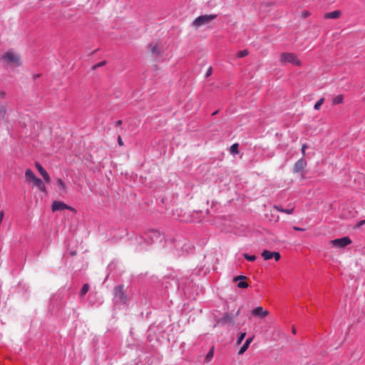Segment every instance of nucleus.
I'll use <instances>...</instances> for the list:
<instances>
[{
    "label": "nucleus",
    "mask_w": 365,
    "mask_h": 365,
    "mask_svg": "<svg viewBox=\"0 0 365 365\" xmlns=\"http://www.w3.org/2000/svg\"><path fill=\"white\" fill-rule=\"evenodd\" d=\"M235 319L234 315L227 313L222 317H221L217 321L218 324L225 325V324H231L235 325Z\"/></svg>",
    "instance_id": "obj_8"
},
{
    "label": "nucleus",
    "mask_w": 365,
    "mask_h": 365,
    "mask_svg": "<svg viewBox=\"0 0 365 365\" xmlns=\"http://www.w3.org/2000/svg\"><path fill=\"white\" fill-rule=\"evenodd\" d=\"M262 256L265 260H268L272 258V252L264 250L262 252Z\"/></svg>",
    "instance_id": "obj_16"
},
{
    "label": "nucleus",
    "mask_w": 365,
    "mask_h": 365,
    "mask_svg": "<svg viewBox=\"0 0 365 365\" xmlns=\"http://www.w3.org/2000/svg\"><path fill=\"white\" fill-rule=\"evenodd\" d=\"M42 178L46 182H49L51 180L50 176L48 175V173L42 175Z\"/></svg>",
    "instance_id": "obj_29"
},
{
    "label": "nucleus",
    "mask_w": 365,
    "mask_h": 365,
    "mask_svg": "<svg viewBox=\"0 0 365 365\" xmlns=\"http://www.w3.org/2000/svg\"><path fill=\"white\" fill-rule=\"evenodd\" d=\"M294 209V206L289 205L288 208L284 209V211L282 212H284V213H286L287 215H290V214H292L293 212Z\"/></svg>",
    "instance_id": "obj_26"
},
{
    "label": "nucleus",
    "mask_w": 365,
    "mask_h": 365,
    "mask_svg": "<svg viewBox=\"0 0 365 365\" xmlns=\"http://www.w3.org/2000/svg\"><path fill=\"white\" fill-rule=\"evenodd\" d=\"M273 208L277 210L279 212H282L284 211V209L281 206H279V205H274Z\"/></svg>",
    "instance_id": "obj_32"
},
{
    "label": "nucleus",
    "mask_w": 365,
    "mask_h": 365,
    "mask_svg": "<svg viewBox=\"0 0 365 365\" xmlns=\"http://www.w3.org/2000/svg\"><path fill=\"white\" fill-rule=\"evenodd\" d=\"M73 210L72 207L68 206L64 202L61 201H54L51 205V210L53 212H56L58 210Z\"/></svg>",
    "instance_id": "obj_10"
},
{
    "label": "nucleus",
    "mask_w": 365,
    "mask_h": 365,
    "mask_svg": "<svg viewBox=\"0 0 365 365\" xmlns=\"http://www.w3.org/2000/svg\"><path fill=\"white\" fill-rule=\"evenodd\" d=\"M330 242L334 247L343 248L351 244V241L349 237H344L333 240Z\"/></svg>",
    "instance_id": "obj_5"
},
{
    "label": "nucleus",
    "mask_w": 365,
    "mask_h": 365,
    "mask_svg": "<svg viewBox=\"0 0 365 365\" xmlns=\"http://www.w3.org/2000/svg\"><path fill=\"white\" fill-rule=\"evenodd\" d=\"M324 99L323 98H320L314 105V108L315 110H318L320 109L322 105L324 103Z\"/></svg>",
    "instance_id": "obj_21"
},
{
    "label": "nucleus",
    "mask_w": 365,
    "mask_h": 365,
    "mask_svg": "<svg viewBox=\"0 0 365 365\" xmlns=\"http://www.w3.org/2000/svg\"><path fill=\"white\" fill-rule=\"evenodd\" d=\"M118 143L119 145H120V146H122L123 145V140H122L120 136H118Z\"/></svg>",
    "instance_id": "obj_35"
},
{
    "label": "nucleus",
    "mask_w": 365,
    "mask_h": 365,
    "mask_svg": "<svg viewBox=\"0 0 365 365\" xmlns=\"http://www.w3.org/2000/svg\"><path fill=\"white\" fill-rule=\"evenodd\" d=\"M251 314L255 317L264 319L269 315V312L264 309L262 307L259 306L253 309Z\"/></svg>",
    "instance_id": "obj_7"
},
{
    "label": "nucleus",
    "mask_w": 365,
    "mask_h": 365,
    "mask_svg": "<svg viewBox=\"0 0 365 365\" xmlns=\"http://www.w3.org/2000/svg\"><path fill=\"white\" fill-rule=\"evenodd\" d=\"M71 255H76V252H71Z\"/></svg>",
    "instance_id": "obj_42"
},
{
    "label": "nucleus",
    "mask_w": 365,
    "mask_h": 365,
    "mask_svg": "<svg viewBox=\"0 0 365 365\" xmlns=\"http://www.w3.org/2000/svg\"><path fill=\"white\" fill-rule=\"evenodd\" d=\"M35 166L41 176L47 173L46 170L38 163H36Z\"/></svg>",
    "instance_id": "obj_18"
},
{
    "label": "nucleus",
    "mask_w": 365,
    "mask_h": 365,
    "mask_svg": "<svg viewBox=\"0 0 365 365\" xmlns=\"http://www.w3.org/2000/svg\"><path fill=\"white\" fill-rule=\"evenodd\" d=\"M230 152L234 154L238 153V144L235 143L230 147Z\"/></svg>",
    "instance_id": "obj_23"
},
{
    "label": "nucleus",
    "mask_w": 365,
    "mask_h": 365,
    "mask_svg": "<svg viewBox=\"0 0 365 365\" xmlns=\"http://www.w3.org/2000/svg\"><path fill=\"white\" fill-rule=\"evenodd\" d=\"M237 286L240 288H247L248 287V284L246 282H240Z\"/></svg>",
    "instance_id": "obj_28"
},
{
    "label": "nucleus",
    "mask_w": 365,
    "mask_h": 365,
    "mask_svg": "<svg viewBox=\"0 0 365 365\" xmlns=\"http://www.w3.org/2000/svg\"><path fill=\"white\" fill-rule=\"evenodd\" d=\"M249 53L248 51L245 49V50H242L240 51L238 53H237V57L238 58H243L246 56H247Z\"/></svg>",
    "instance_id": "obj_25"
},
{
    "label": "nucleus",
    "mask_w": 365,
    "mask_h": 365,
    "mask_svg": "<svg viewBox=\"0 0 365 365\" xmlns=\"http://www.w3.org/2000/svg\"><path fill=\"white\" fill-rule=\"evenodd\" d=\"M114 296L116 301L119 303L125 304L127 302V298L124 294L122 286H118L115 288Z\"/></svg>",
    "instance_id": "obj_6"
},
{
    "label": "nucleus",
    "mask_w": 365,
    "mask_h": 365,
    "mask_svg": "<svg viewBox=\"0 0 365 365\" xmlns=\"http://www.w3.org/2000/svg\"><path fill=\"white\" fill-rule=\"evenodd\" d=\"M0 61H1L6 66L19 67L22 65L20 54L13 49H9L6 51L0 57Z\"/></svg>",
    "instance_id": "obj_1"
},
{
    "label": "nucleus",
    "mask_w": 365,
    "mask_h": 365,
    "mask_svg": "<svg viewBox=\"0 0 365 365\" xmlns=\"http://www.w3.org/2000/svg\"><path fill=\"white\" fill-rule=\"evenodd\" d=\"M25 178L28 182H31L34 186L38 188L43 192H46V188L42 180L37 178L34 172L27 169L25 172Z\"/></svg>",
    "instance_id": "obj_2"
},
{
    "label": "nucleus",
    "mask_w": 365,
    "mask_h": 365,
    "mask_svg": "<svg viewBox=\"0 0 365 365\" xmlns=\"http://www.w3.org/2000/svg\"><path fill=\"white\" fill-rule=\"evenodd\" d=\"M246 279V277L245 276H243V275H240V276H237L234 278V281L235 282H237L238 280H241V279Z\"/></svg>",
    "instance_id": "obj_31"
},
{
    "label": "nucleus",
    "mask_w": 365,
    "mask_h": 365,
    "mask_svg": "<svg viewBox=\"0 0 365 365\" xmlns=\"http://www.w3.org/2000/svg\"><path fill=\"white\" fill-rule=\"evenodd\" d=\"M240 314V309H239L236 312L235 314L234 315L235 319L236 317H237Z\"/></svg>",
    "instance_id": "obj_38"
},
{
    "label": "nucleus",
    "mask_w": 365,
    "mask_h": 365,
    "mask_svg": "<svg viewBox=\"0 0 365 365\" xmlns=\"http://www.w3.org/2000/svg\"><path fill=\"white\" fill-rule=\"evenodd\" d=\"M217 18L216 14L202 15L196 18L192 23V26L195 28H199L203 25L208 24L212 20Z\"/></svg>",
    "instance_id": "obj_4"
},
{
    "label": "nucleus",
    "mask_w": 365,
    "mask_h": 365,
    "mask_svg": "<svg viewBox=\"0 0 365 365\" xmlns=\"http://www.w3.org/2000/svg\"><path fill=\"white\" fill-rule=\"evenodd\" d=\"M293 229H294V230H297V231H304V229H303V228H300V227H296V226H294V227H293Z\"/></svg>",
    "instance_id": "obj_36"
},
{
    "label": "nucleus",
    "mask_w": 365,
    "mask_h": 365,
    "mask_svg": "<svg viewBox=\"0 0 365 365\" xmlns=\"http://www.w3.org/2000/svg\"><path fill=\"white\" fill-rule=\"evenodd\" d=\"M56 182H57V185H58L59 189L61 190H62L63 192H67L68 187H67L66 183L61 178H58L56 180Z\"/></svg>",
    "instance_id": "obj_15"
},
{
    "label": "nucleus",
    "mask_w": 365,
    "mask_h": 365,
    "mask_svg": "<svg viewBox=\"0 0 365 365\" xmlns=\"http://www.w3.org/2000/svg\"><path fill=\"white\" fill-rule=\"evenodd\" d=\"M88 290H89V285L88 284H83V286L80 292L81 297L84 296L88 292Z\"/></svg>",
    "instance_id": "obj_20"
},
{
    "label": "nucleus",
    "mask_w": 365,
    "mask_h": 365,
    "mask_svg": "<svg viewBox=\"0 0 365 365\" xmlns=\"http://www.w3.org/2000/svg\"><path fill=\"white\" fill-rule=\"evenodd\" d=\"M362 225H365V220H361L358 223V226H361Z\"/></svg>",
    "instance_id": "obj_40"
},
{
    "label": "nucleus",
    "mask_w": 365,
    "mask_h": 365,
    "mask_svg": "<svg viewBox=\"0 0 365 365\" xmlns=\"http://www.w3.org/2000/svg\"><path fill=\"white\" fill-rule=\"evenodd\" d=\"M120 123H121V120H118V124H120Z\"/></svg>",
    "instance_id": "obj_45"
},
{
    "label": "nucleus",
    "mask_w": 365,
    "mask_h": 365,
    "mask_svg": "<svg viewBox=\"0 0 365 365\" xmlns=\"http://www.w3.org/2000/svg\"><path fill=\"white\" fill-rule=\"evenodd\" d=\"M7 123V110L5 106L0 105V122Z\"/></svg>",
    "instance_id": "obj_13"
},
{
    "label": "nucleus",
    "mask_w": 365,
    "mask_h": 365,
    "mask_svg": "<svg viewBox=\"0 0 365 365\" xmlns=\"http://www.w3.org/2000/svg\"><path fill=\"white\" fill-rule=\"evenodd\" d=\"M341 15V12L339 10H336L331 12L326 13L324 15V18L326 19H339Z\"/></svg>",
    "instance_id": "obj_12"
},
{
    "label": "nucleus",
    "mask_w": 365,
    "mask_h": 365,
    "mask_svg": "<svg viewBox=\"0 0 365 365\" xmlns=\"http://www.w3.org/2000/svg\"><path fill=\"white\" fill-rule=\"evenodd\" d=\"M310 15V13L307 11H304L302 12L301 16L302 18H307Z\"/></svg>",
    "instance_id": "obj_30"
},
{
    "label": "nucleus",
    "mask_w": 365,
    "mask_h": 365,
    "mask_svg": "<svg viewBox=\"0 0 365 365\" xmlns=\"http://www.w3.org/2000/svg\"><path fill=\"white\" fill-rule=\"evenodd\" d=\"M307 165V162L304 159V158L298 160L293 166V172L295 173H298L304 170V168Z\"/></svg>",
    "instance_id": "obj_11"
},
{
    "label": "nucleus",
    "mask_w": 365,
    "mask_h": 365,
    "mask_svg": "<svg viewBox=\"0 0 365 365\" xmlns=\"http://www.w3.org/2000/svg\"><path fill=\"white\" fill-rule=\"evenodd\" d=\"M5 96H6V93L4 91H0V98L1 99L4 98Z\"/></svg>",
    "instance_id": "obj_37"
},
{
    "label": "nucleus",
    "mask_w": 365,
    "mask_h": 365,
    "mask_svg": "<svg viewBox=\"0 0 365 365\" xmlns=\"http://www.w3.org/2000/svg\"><path fill=\"white\" fill-rule=\"evenodd\" d=\"M344 96L342 95H338L333 98L332 103L334 105H337L343 102Z\"/></svg>",
    "instance_id": "obj_17"
},
{
    "label": "nucleus",
    "mask_w": 365,
    "mask_h": 365,
    "mask_svg": "<svg viewBox=\"0 0 365 365\" xmlns=\"http://www.w3.org/2000/svg\"><path fill=\"white\" fill-rule=\"evenodd\" d=\"M272 257H274L276 261H279L281 258V255L278 252H272Z\"/></svg>",
    "instance_id": "obj_27"
},
{
    "label": "nucleus",
    "mask_w": 365,
    "mask_h": 365,
    "mask_svg": "<svg viewBox=\"0 0 365 365\" xmlns=\"http://www.w3.org/2000/svg\"><path fill=\"white\" fill-rule=\"evenodd\" d=\"M279 62L284 65L286 63H291L297 66H301L302 62L298 56L291 52H283L279 55Z\"/></svg>",
    "instance_id": "obj_3"
},
{
    "label": "nucleus",
    "mask_w": 365,
    "mask_h": 365,
    "mask_svg": "<svg viewBox=\"0 0 365 365\" xmlns=\"http://www.w3.org/2000/svg\"><path fill=\"white\" fill-rule=\"evenodd\" d=\"M214 348H211L205 356V361L209 362L213 357Z\"/></svg>",
    "instance_id": "obj_19"
},
{
    "label": "nucleus",
    "mask_w": 365,
    "mask_h": 365,
    "mask_svg": "<svg viewBox=\"0 0 365 365\" xmlns=\"http://www.w3.org/2000/svg\"><path fill=\"white\" fill-rule=\"evenodd\" d=\"M253 337H250L247 339L243 346L240 348V349L238 351L239 355L243 354L249 348L250 343L252 341Z\"/></svg>",
    "instance_id": "obj_14"
},
{
    "label": "nucleus",
    "mask_w": 365,
    "mask_h": 365,
    "mask_svg": "<svg viewBox=\"0 0 365 365\" xmlns=\"http://www.w3.org/2000/svg\"><path fill=\"white\" fill-rule=\"evenodd\" d=\"M243 256L247 260L250 262H253L256 259V257L255 255H249L248 254L245 253Z\"/></svg>",
    "instance_id": "obj_24"
},
{
    "label": "nucleus",
    "mask_w": 365,
    "mask_h": 365,
    "mask_svg": "<svg viewBox=\"0 0 365 365\" xmlns=\"http://www.w3.org/2000/svg\"><path fill=\"white\" fill-rule=\"evenodd\" d=\"M40 76H41L40 74H35L33 76V78L36 79L37 78L40 77Z\"/></svg>",
    "instance_id": "obj_41"
},
{
    "label": "nucleus",
    "mask_w": 365,
    "mask_h": 365,
    "mask_svg": "<svg viewBox=\"0 0 365 365\" xmlns=\"http://www.w3.org/2000/svg\"><path fill=\"white\" fill-rule=\"evenodd\" d=\"M245 336H246L245 332L241 333L237 339V342H236L237 344H238V345L240 344L242 342V341L244 340Z\"/></svg>",
    "instance_id": "obj_22"
},
{
    "label": "nucleus",
    "mask_w": 365,
    "mask_h": 365,
    "mask_svg": "<svg viewBox=\"0 0 365 365\" xmlns=\"http://www.w3.org/2000/svg\"><path fill=\"white\" fill-rule=\"evenodd\" d=\"M217 112H218L217 110V111H215V112H214V113H212V115H216V114L217 113Z\"/></svg>",
    "instance_id": "obj_44"
},
{
    "label": "nucleus",
    "mask_w": 365,
    "mask_h": 365,
    "mask_svg": "<svg viewBox=\"0 0 365 365\" xmlns=\"http://www.w3.org/2000/svg\"><path fill=\"white\" fill-rule=\"evenodd\" d=\"M212 73V68L210 67L206 73V77H208L209 76H210Z\"/></svg>",
    "instance_id": "obj_34"
},
{
    "label": "nucleus",
    "mask_w": 365,
    "mask_h": 365,
    "mask_svg": "<svg viewBox=\"0 0 365 365\" xmlns=\"http://www.w3.org/2000/svg\"><path fill=\"white\" fill-rule=\"evenodd\" d=\"M292 333L296 334V329L294 328L292 329Z\"/></svg>",
    "instance_id": "obj_43"
},
{
    "label": "nucleus",
    "mask_w": 365,
    "mask_h": 365,
    "mask_svg": "<svg viewBox=\"0 0 365 365\" xmlns=\"http://www.w3.org/2000/svg\"><path fill=\"white\" fill-rule=\"evenodd\" d=\"M104 64H105V62H104V61L101 62V63H99L98 64H97L96 66H94V68L101 66H103V65H104Z\"/></svg>",
    "instance_id": "obj_39"
},
{
    "label": "nucleus",
    "mask_w": 365,
    "mask_h": 365,
    "mask_svg": "<svg viewBox=\"0 0 365 365\" xmlns=\"http://www.w3.org/2000/svg\"><path fill=\"white\" fill-rule=\"evenodd\" d=\"M307 148V145L306 144H303L302 146V155L304 156L305 155V150L306 148Z\"/></svg>",
    "instance_id": "obj_33"
},
{
    "label": "nucleus",
    "mask_w": 365,
    "mask_h": 365,
    "mask_svg": "<svg viewBox=\"0 0 365 365\" xmlns=\"http://www.w3.org/2000/svg\"><path fill=\"white\" fill-rule=\"evenodd\" d=\"M149 51L156 56H160L163 54L162 48L160 43L158 42L152 43L149 45Z\"/></svg>",
    "instance_id": "obj_9"
}]
</instances>
